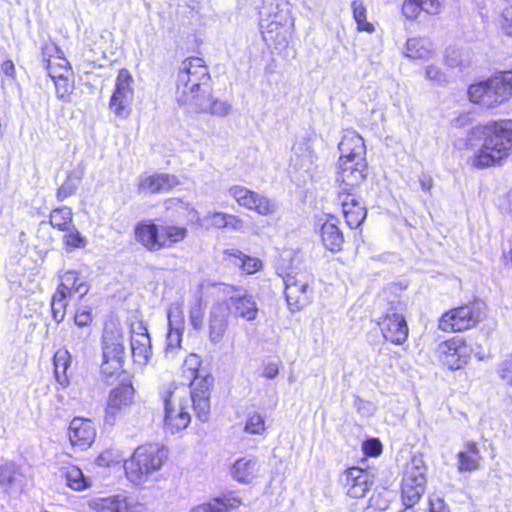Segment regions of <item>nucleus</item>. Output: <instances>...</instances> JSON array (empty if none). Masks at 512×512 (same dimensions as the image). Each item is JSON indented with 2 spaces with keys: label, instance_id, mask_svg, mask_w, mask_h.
Returning a JSON list of instances; mask_svg holds the SVG:
<instances>
[{
  "label": "nucleus",
  "instance_id": "f704fd0d",
  "mask_svg": "<svg viewBox=\"0 0 512 512\" xmlns=\"http://www.w3.org/2000/svg\"><path fill=\"white\" fill-rule=\"evenodd\" d=\"M242 504V500L230 494H224L220 497H214L207 502L195 506L191 512H230L237 509Z\"/></svg>",
  "mask_w": 512,
  "mask_h": 512
},
{
  "label": "nucleus",
  "instance_id": "1a4fd4ad",
  "mask_svg": "<svg viewBox=\"0 0 512 512\" xmlns=\"http://www.w3.org/2000/svg\"><path fill=\"white\" fill-rule=\"evenodd\" d=\"M382 297L389 312L379 317L377 325L386 341L394 345H403L409 336L407 321L401 313L405 304L401 296L392 289L384 290Z\"/></svg>",
  "mask_w": 512,
  "mask_h": 512
},
{
  "label": "nucleus",
  "instance_id": "5fc2aeb1",
  "mask_svg": "<svg viewBox=\"0 0 512 512\" xmlns=\"http://www.w3.org/2000/svg\"><path fill=\"white\" fill-rule=\"evenodd\" d=\"M390 501L384 492L375 491L369 498L367 509L385 511L389 508Z\"/></svg>",
  "mask_w": 512,
  "mask_h": 512
},
{
  "label": "nucleus",
  "instance_id": "c03bdc74",
  "mask_svg": "<svg viewBox=\"0 0 512 512\" xmlns=\"http://www.w3.org/2000/svg\"><path fill=\"white\" fill-rule=\"evenodd\" d=\"M62 241L67 251L84 248L86 246V238L74 226L68 231H64Z\"/></svg>",
  "mask_w": 512,
  "mask_h": 512
},
{
  "label": "nucleus",
  "instance_id": "4c0bfd02",
  "mask_svg": "<svg viewBox=\"0 0 512 512\" xmlns=\"http://www.w3.org/2000/svg\"><path fill=\"white\" fill-rule=\"evenodd\" d=\"M202 367V359L196 353H190L184 359L181 367V377L192 387L195 382L199 381L203 375H200Z\"/></svg>",
  "mask_w": 512,
  "mask_h": 512
},
{
  "label": "nucleus",
  "instance_id": "4be33fe9",
  "mask_svg": "<svg viewBox=\"0 0 512 512\" xmlns=\"http://www.w3.org/2000/svg\"><path fill=\"white\" fill-rule=\"evenodd\" d=\"M339 482L348 497L361 499L370 490L373 480L367 469L350 466L341 473Z\"/></svg>",
  "mask_w": 512,
  "mask_h": 512
},
{
  "label": "nucleus",
  "instance_id": "cd10ccee",
  "mask_svg": "<svg viewBox=\"0 0 512 512\" xmlns=\"http://www.w3.org/2000/svg\"><path fill=\"white\" fill-rule=\"evenodd\" d=\"M440 0H403L401 15L408 21H415L421 13L438 15L442 11Z\"/></svg>",
  "mask_w": 512,
  "mask_h": 512
},
{
  "label": "nucleus",
  "instance_id": "f3484780",
  "mask_svg": "<svg viewBox=\"0 0 512 512\" xmlns=\"http://www.w3.org/2000/svg\"><path fill=\"white\" fill-rule=\"evenodd\" d=\"M135 395L136 390L130 379H124L112 388L104 409V421L111 425L114 424L118 417L134 404Z\"/></svg>",
  "mask_w": 512,
  "mask_h": 512
},
{
  "label": "nucleus",
  "instance_id": "f257e3e1",
  "mask_svg": "<svg viewBox=\"0 0 512 512\" xmlns=\"http://www.w3.org/2000/svg\"><path fill=\"white\" fill-rule=\"evenodd\" d=\"M167 209H173L186 217V224H175L162 219H144L133 227V237L146 251L155 253L176 247L188 237L190 224L200 221L199 212L188 202L178 197L166 200Z\"/></svg>",
  "mask_w": 512,
  "mask_h": 512
},
{
  "label": "nucleus",
  "instance_id": "aec40b11",
  "mask_svg": "<svg viewBox=\"0 0 512 512\" xmlns=\"http://www.w3.org/2000/svg\"><path fill=\"white\" fill-rule=\"evenodd\" d=\"M215 379L212 374L206 373L201 379L190 387V398L196 418L201 422L209 420L211 413V395Z\"/></svg>",
  "mask_w": 512,
  "mask_h": 512
},
{
  "label": "nucleus",
  "instance_id": "a211bd4d",
  "mask_svg": "<svg viewBox=\"0 0 512 512\" xmlns=\"http://www.w3.org/2000/svg\"><path fill=\"white\" fill-rule=\"evenodd\" d=\"M468 100L482 108L492 109L505 102L495 76L470 84L467 87Z\"/></svg>",
  "mask_w": 512,
  "mask_h": 512
},
{
  "label": "nucleus",
  "instance_id": "bb28decb",
  "mask_svg": "<svg viewBox=\"0 0 512 512\" xmlns=\"http://www.w3.org/2000/svg\"><path fill=\"white\" fill-rule=\"evenodd\" d=\"M222 260L227 266L235 264V260H238V268L244 275L256 274L264 268L262 259L247 255L237 248L223 250Z\"/></svg>",
  "mask_w": 512,
  "mask_h": 512
},
{
  "label": "nucleus",
  "instance_id": "0e129e2a",
  "mask_svg": "<svg viewBox=\"0 0 512 512\" xmlns=\"http://www.w3.org/2000/svg\"><path fill=\"white\" fill-rule=\"evenodd\" d=\"M0 71L6 76L14 77L16 74L14 62L10 59L4 60L0 65Z\"/></svg>",
  "mask_w": 512,
  "mask_h": 512
},
{
  "label": "nucleus",
  "instance_id": "79ce46f5",
  "mask_svg": "<svg viewBox=\"0 0 512 512\" xmlns=\"http://www.w3.org/2000/svg\"><path fill=\"white\" fill-rule=\"evenodd\" d=\"M80 177L75 172H69L63 183L57 188L56 198L63 202L74 196L78 190Z\"/></svg>",
  "mask_w": 512,
  "mask_h": 512
},
{
  "label": "nucleus",
  "instance_id": "49530a36",
  "mask_svg": "<svg viewBox=\"0 0 512 512\" xmlns=\"http://www.w3.org/2000/svg\"><path fill=\"white\" fill-rule=\"evenodd\" d=\"M228 322L225 318L214 315L210 319L209 324V339L214 342H220L226 332Z\"/></svg>",
  "mask_w": 512,
  "mask_h": 512
},
{
  "label": "nucleus",
  "instance_id": "338daca9",
  "mask_svg": "<svg viewBox=\"0 0 512 512\" xmlns=\"http://www.w3.org/2000/svg\"><path fill=\"white\" fill-rule=\"evenodd\" d=\"M279 372V365L277 363H267L263 368V376L272 379L277 376Z\"/></svg>",
  "mask_w": 512,
  "mask_h": 512
},
{
  "label": "nucleus",
  "instance_id": "423d86ee",
  "mask_svg": "<svg viewBox=\"0 0 512 512\" xmlns=\"http://www.w3.org/2000/svg\"><path fill=\"white\" fill-rule=\"evenodd\" d=\"M101 343L103 361L100 372L102 378L108 382L109 379L118 378L125 373L126 354L121 325L114 321L105 323Z\"/></svg>",
  "mask_w": 512,
  "mask_h": 512
},
{
  "label": "nucleus",
  "instance_id": "412c9836",
  "mask_svg": "<svg viewBox=\"0 0 512 512\" xmlns=\"http://www.w3.org/2000/svg\"><path fill=\"white\" fill-rule=\"evenodd\" d=\"M67 437L74 450L85 451L95 442L97 427L92 419L75 416L67 427Z\"/></svg>",
  "mask_w": 512,
  "mask_h": 512
},
{
  "label": "nucleus",
  "instance_id": "a19ab883",
  "mask_svg": "<svg viewBox=\"0 0 512 512\" xmlns=\"http://www.w3.org/2000/svg\"><path fill=\"white\" fill-rule=\"evenodd\" d=\"M353 18L357 24V31L373 33L374 25L367 20V8L362 0H353L351 3Z\"/></svg>",
  "mask_w": 512,
  "mask_h": 512
},
{
  "label": "nucleus",
  "instance_id": "052dcab7",
  "mask_svg": "<svg viewBox=\"0 0 512 512\" xmlns=\"http://www.w3.org/2000/svg\"><path fill=\"white\" fill-rule=\"evenodd\" d=\"M95 463L101 467H109L116 463V456L111 450H105L96 457Z\"/></svg>",
  "mask_w": 512,
  "mask_h": 512
},
{
  "label": "nucleus",
  "instance_id": "13d9d810",
  "mask_svg": "<svg viewBox=\"0 0 512 512\" xmlns=\"http://www.w3.org/2000/svg\"><path fill=\"white\" fill-rule=\"evenodd\" d=\"M362 451L366 457H378L383 451V446L378 438H369L362 443Z\"/></svg>",
  "mask_w": 512,
  "mask_h": 512
},
{
  "label": "nucleus",
  "instance_id": "4468645a",
  "mask_svg": "<svg viewBox=\"0 0 512 512\" xmlns=\"http://www.w3.org/2000/svg\"><path fill=\"white\" fill-rule=\"evenodd\" d=\"M473 346L467 337L451 336L438 344L437 357L440 363L449 370L464 368L471 359Z\"/></svg>",
  "mask_w": 512,
  "mask_h": 512
},
{
  "label": "nucleus",
  "instance_id": "37998d69",
  "mask_svg": "<svg viewBox=\"0 0 512 512\" xmlns=\"http://www.w3.org/2000/svg\"><path fill=\"white\" fill-rule=\"evenodd\" d=\"M144 505L139 501L129 497L116 494L114 503V512H142Z\"/></svg>",
  "mask_w": 512,
  "mask_h": 512
},
{
  "label": "nucleus",
  "instance_id": "dca6fc26",
  "mask_svg": "<svg viewBox=\"0 0 512 512\" xmlns=\"http://www.w3.org/2000/svg\"><path fill=\"white\" fill-rule=\"evenodd\" d=\"M133 76L126 68L118 71L115 88L109 100V108L119 118L127 119L132 111L134 89Z\"/></svg>",
  "mask_w": 512,
  "mask_h": 512
},
{
  "label": "nucleus",
  "instance_id": "ddd939ff",
  "mask_svg": "<svg viewBox=\"0 0 512 512\" xmlns=\"http://www.w3.org/2000/svg\"><path fill=\"white\" fill-rule=\"evenodd\" d=\"M427 466L423 460L412 457L406 464L400 483V496L403 504L414 506L426 491Z\"/></svg>",
  "mask_w": 512,
  "mask_h": 512
},
{
  "label": "nucleus",
  "instance_id": "20e7f679",
  "mask_svg": "<svg viewBox=\"0 0 512 512\" xmlns=\"http://www.w3.org/2000/svg\"><path fill=\"white\" fill-rule=\"evenodd\" d=\"M168 459V449L163 444L143 443L137 446L131 456L125 460V476L134 484H143L154 473L159 472Z\"/></svg>",
  "mask_w": 512,
  "mask_h": 512
},
{
  "label": "nucleus",
  "instance_id": "6e6552de",
  "mask_svg": "<svg viewBox=\"0 0 512 512\" xmlns=\"http://www.w3.org/2000/svg\"><path fill=\"white\" fill-rule=\"evenodd\" d=\"M44 67L53 80L56 94L61 99H68L74 91V72L63 51L53 41H47L41 48Z\"/></svg>",
  "mask_w": 512,
  "mask_h": 512
},
{
  "label": "nucleus",
  "instance_id": "e433bc0d",
  "mask_svg": "<svg viewBox=\"0 0 512 512\" xmlns=\"http://www.w3.org/2000/svg\"><path fill=\"white\" fill-rule=\"evenodd\" d=\"M62 476L67 487L73 491L81 492L91 487V480L74 464L68 463L62 467Z\"/></svg>",
  "mask_w": 512,
  "mask_h": 512
},
{
  "label": "nucleus",
  "instance_id": "603ef678",
  "mask_svg": "<svg viewBox=\"0 0 512 512\" xmlns=\"http://www.w3.org/2000/svg\"><path fill=\"white\" fill-rule=\"evenodd\" d=\"M500 87L502 95L507 101L512 96V68L505 70L494 75Z\"/></svg>",
  "mask_w": 512,
  "mask_h": 512
},
{
  "label": "nucleus",
  "instance_id": "69168bd1",
  "mask_svg": "<svg viewBox=\"0 0 512 512\" xmlns=\"http://www.w3.org/2000/svg\"><path fill=\"white\" fill-rule=\"evenodd\" d=\"M426 77L431 80H440L443 76L441 69L435 65H429L425 70Z\"/></svg>",
  "mask_w": 512,
  "mask_h": 512
},
{
  "label": "nucleus",
  "instance_id": "5701e85b",
  "mask_svg": "<svg viewBox=\"0 0 512 512\" xmlns=\"http://www.w3.org/2000/svg\"><path fill=\"white\" fill-rule=\"evenodd\" d=\"M318 235L322 245L332 253L343 250L345 237L340 228V221L334 214H325L317 221Z\"/></svg>",
  "mask_w": 512,
  "mask_h": 512
},
{
  "label": "nucleus",
  "instance_id": "680f3d73",
  "mask_svg": "<svg viewBox=\"0 0 512 512\" xmlns=\"http://www.w3.org/2000/svg\"><path fill=\"white\" fill-rule=\"evenodd\" d=\"M429 511L428 512H450L448 505L443 499L439 497H430L428 500Z\"/></svg>",
  "mask_w": 512,
  "mask_h": 512
},
{
  "label": "nucleus",
  "instance_id": "a878e982",
  "mask_svg": "<svg viewBox=\"0 0 512 512\" xmlns=\"http://www.w3.org/2000/svg\"><path fill=\"white\" fill-rule=\"evenodd\" d=\"M180 184L177 176L168 173H155L141 176L137 182V193L155 195L169 192Z\"/></svg>",
  "mask_w": 512,
  "mask_h": 512
},
{
  "label": "nucleus",
  "instance_id": "58836bf2",
  "mask_svg": "<svg viewBox=\"0 0 512 512\" xmlns=\"http://www.w3.org/2000/svg\"><path fill=\"white\" fill-rule=\"evenodd\" d=\"M73 212L68 206L54 208L49 213V223L57 231H68L73 228Z\"/></svg>",
  "mask_w": 512,
  "mask_h": 512
},
{
  "label": "nucleus",
  "instance_id": "774afa93",
  "mask_svg": "<svg viewBox=\"0 0 512 512\" xmlns=\"http://www.w3.org/2000/svg\"><path fill=\"white\" fill-rule=\"evenodd\" d=\"M191 324L194 328L199 329L202 326L203 322V313L201 311H197L196 313H192L190 316Z\"/></svg>",
  "mask_w": 512,
  "mask_h": 512
},
{
  "label": "nucleus",
  "instance_id": "6e6d98bb",
  "mask_svg": "<svg viewBox=\"0 0 512 512\" xmlns=\"http://www.w3.org/2000/svg\"><path fill=\"white\" fill-rule=\"evenodd\" d=\"M506 5L501 13L500 27L502 31L512 37V0H505Z\"/></svg>",
  "mask_w": 512,
  "mask_h": 512
},
{
  "label": "nucleus",
  "instance_id": "393cba45",
  "mask_svg": "<svg viewBox=\"0 0 512 512\" xmlns=\"http://www.w3.org/2000/svg\"><path fill=\"white\" fill-rule=\"evenodd\" d=\"M337 201L346 224L351 229L360 227L367 217V208L360 197L356 193L338 192Z\"/></svg>",
  "mask_w": 512,
  "mask_h": 512
},
{
  "label": "nucleus",
  "instance_id": "7ed1b4c3",
  "mask_svg": "<svg viewBox=\"0 0 512 512\" xmlns=\"http://www.w3.org/2000/svg\"><path fill=\"white\" fill-rule=\"evenodd\" d=\"M212 90L209 68L201 57L185 58L177 72L175 98L180 106L188 108Z\"/></svg>",
  "mask_w": 512,
  "mask_h": 512
},
{
  "label": "nucleus",
  "instance_id": "9b49d317",
  "mask_svg": "<svg viewBox=\"0 0 512 512\" xmlns=\"http://www.w3.org/2000/svg\"><path fill=\"white\" fill-rule=\"evenodd\" d=\"M89 285L85 277L77 270H67L59 277V283L51 297V313L53 319L60 323L64 320L69 299L78 294L80 298L87 294Z\"/></svg>",
  "mask_w": 512,
  "mask_h": 512
},
{
  "label": "nucleus",
  "instance_id": "72a5a7b5",
  "mask_svg": "<svg viewBox=\"0 0 512 512\" xmlns=\"http://www.w3.org/2000/svg\"><path fill=\"white\" fill-rule=\"evenodd\" d=\"M230 308L234 315L246 321H254L258 317L259 308L253 295L245 293L230 298Z\"/></svg>",
  "mask_w": 512,
  "mask_h": 512
},
{
  "label": "nucleus",
  "instance_id": "864d4df0",
  "mask_svg": "<svg viewBox=\"0 0 512 512\" xmlns=\"http://www.w3.org/2000/svg\"><path fill=\"white\" fill-rule=\"evenodd\" d=\"M168 324L174 327H183L185 316L183 307L179 303L172 304L168 309Z\"/></svg>",
  "mask_w": 512,
  "mask_h": 512
},
{
  "label": "nucleus",
  "instance_id": "3c124183",
  "mask_svg": "<svg viewBox=\"0 0 512 512\" xmlns=\"http://www.w3.org/2000/svg\"><path fill=\"white\" fill-rule=\"evenodd\" d=\"M115 495L93 498L88 502L94 512H114Z\"/></svg>",
  "mask_w": 512,
  "mask_h": 512
},
{
  "label": "nucleus",
  "instance_id": "e2e57ef3",
  "mask_svg": "<svg viewBox=\"0 0 512 512\" xmlns=\"http://www.w3.org/2000/svg\"><path fill=\"white\" fill-rule=\"evenodd\" d=\"M226 229L234 231L242 230L244 228V220L235 214L227 213Z\"/></svg>",
  "mask_w": 512,
  "mask_h": 512
},
{
  "label": "nucleus",
  "instance_id": "2eb2a0df",
  "mask_svg": "<svg viewBox=\"0 0 512 512\" xmlns=\"http://www.w3.org/2000/svg\"><path fill=\"white\" fill-rule=\"evenodd\" d=\"M228 193L239 207L259 216L269 217L277 210V205L272 198L245 186L232 185Z\"/></svg>",
  "mask_w": 512,
  "mask_h": 512
},
{
  "label": "nucleus",
  "instance_id": "c756f323",
  "mask_svg": "<svg viewBox=\"0 0 512 512\" xmlns=\"http://www.w3.org/2000/svg\"><path fill=\"white\" fill-rule=\"evenodd\" d=\"M260 472V465L254 457H242L237 459L230 468V474L234 480L242 484H250Z\"/></svg>",
  "mask_w": 512,
  "mask_h": 512
},
{
  "label": "nucleus",
  "instance_id": "f03ea898",
  "mask_svg": "<svg viewBox=\"0 0 512 512\" xmlns=\"http://www.w3.org/2000/svg\"><path fill=\"white\" fill-rule=\"evenodd\" d=\"M478 149L469 158L471 167L483 170L501 166L512 154V119H496L471 127L465 138L466 149Z\"/></svg>",
  "mask_w": 512,
  "mask_h": 512
},
{
  "label": "nucleus",
  "instance_id": "8fccbe9b",
  "mask_svg": "<svg viewBox=\"0 0 512 512\" xmlns=\"http://www.w3.org/2000/svg\"><path fill=\"white\" fill-rule=\"evenodd\" d=\"M183 337V327H174L169 326L167 335H166V352H172L181 347Z\"/></svg>",
  "mask_w": 512,
  "mask_h": 512
},
{
  "label": "nucleus",
  "instance_id": "473e14b6",
  "mask_svg": "<svg viewBox=\"0 0 512 512\" xmlns=\"http://www.w3.org/2000/svg\"><path fill=\"white\" fill-rule=\"evenodd\" d=\"M212 92L213 89L200 97L199 100H196L187 109L190 112L195 113H209L215 116H226L230 111V105L225 101L215 99Z\"/></svg>",
  "mask_w": 512,
  "mask_h": 512
},
{
  "label": "nucleus",
  "instance_id": "a18cd8bd",
  "mask_svg": "<svg viewBox=\"0 0 512 512\" xmlns=\"http://www.w3.org/2000/svg\"><path fill=\"white\" fill-rule=\"evenodd\" d=\"M74 323L79 328L90 327L93 323V307L91 305L80 304L76 306L73 315Z\"/></svg>",
  "mask_w": 512,
  "mask_h": 512
},
{
  "label": "nucleus",
  "instance_id": "ea45409f",
  "mask_svg": "<svg viewBox=\"0 0 512 512\" xmlns=\"http://www.w3.org/2000/svg\"><path fill=\"white\" fill-rule=\"evenodd\" d=\"M22 474L13 464H4L0 466V487L9 492L19 485Z\"/></svg>",
  "mask_w": 512,
  "mask_h": 512
},
{
  "label": "nucleus",
  "instance_id": "7c9ffc66",
  "mask_svg": "<svg viewBox=\"0 0 512 512\" xmlns=\"http://www.w3.org/2000/svg\"><path fill=\"white\" fill-rule=\"evenodd\" d=\"M459 472H475L481 467V453L476 441L464 443L463 450L456 455Z\"/></svg>",
  "mask_w": 512,
  "mask_h": 512
},
{
  "label": "nucleus",
  "instance_id": "39448f33",
  "mask_svg": "<svg viewBox=\"0 0 512 512\" xmlns=\"http://www.w3.org/2000/svg\"><path fill=\"white\" fill-rule=\"evenodd\" d=\"M267 23L262 29L266 45L282 51L289 46L294 32V19L288 0H274L270 3Z\"/></svg>",
  "mask_w": 512,
  "mask_h": 512
},
{
  "label": "nucleus",
  "instance_id": "c85d7f7f",
  "mask_svg": "<svg viewBox=\"0 0 512 512\" xmlns=\"http://www.w3.org/2000/svg\"><path fill=\"white\" fill-rule=\"evenodd\" d=\"M340 150L339 160L365 159L364 139L355 131H347L338 145Z\"/></svg>",
  "mask_w": 512,
  "mask_h": 512
},
{
  "label": "nucleus",
  "instance_id": "9d476101",
  "mask_svg": "<svg viewBox=\"0 0 512 512\" xmlns=\"http://www.w3.org/2000/svg\"><path fill=\"white\" fill-rule=\"evenodd\" d=\"M283 281L284 297L291 312H299L312 303L315 279L306 269L289 268Z\"/></svg>",
  "mask_w": 512,
  "mask_h": 512
},
{
  "label": "nucleus",
  "instance_id": "c9c22d12",
  "mask_svg": "<svg viewBox=\"0 0 512 512\" xmlns=\"http://www.w3.org/2000/svg\"><path fill=\"white\" fill-rule=\"evenodd\" d=\"M72 357L67 348L61 347L54 352L53 366L54 375L59 384L67 386L69 384V373Z\"/></svg>",
  "mask_w": 512,
  "mask_h": 512
},
{
  "label": "nucleus",
  "instance_id": "4d7b16f0",
  "mask_svg": "<svg viewBox=\"0 0 512 512\" xmlns=\"http://www.w3.org/2000/svg\"><path fill=\"white\" fill-rule=\"evenodd\" d=\"M205 220L209 228L226 229L227 213L221 211L209 212L206 215Z\"/></svg>",
  "mask_w": 512,
  "mask_h": 512
},
{
  "label": "nucleus",
  "instance_id": "2f4dec72",
  "mask_svg": "<svg viewBox=\"0 0 512 512\" xmlns=\"http://www.w3.org/2000/svg\"><path fill=\"white\" fill-rule=\"evenodd\" d=\"M404 54L412 60L428 61L434 56L435 49L429 38L414 36L407 39Z\"/></svg>",
  "mask_w": 512,
  "mask_h": 512
},
{
  "label": "nucleus",
  "instance_id": "b1692460",
  "mask_svg": "<svg viewBox=\"0 0 512 512\" xmlns=\"http://www.w3.org/2000/svg\"><path fill=\"white\" fill-rule=\"evenodd\" d=\"M130 352L133 364L138 368L145 367L151 360L153 351L148 329L142 323L132 327L130 331Z\"/></svg>",
  "mask_w": 512,
  "mask_h": 512
},
{
  "label": "nucleus",
  "instance_id": "0eeeda50",
  "mask_svg": "<svg viewBox=\"0 0 512 512\" xmlns=\"http://www.w3.org/2000/svg\"><path fill=\"white\" fill-rule=\"evenodd\" d=\"M485 318L486 305L473 299L444 311L437 320V327L447 334L463 333L476 328Z\"/></svg>",
  "mask_w": 512,
  "mask_h": 512
},
{
  "label": "nucleus",
  "instance_id": "09e8293b",
  "mask_svg": "<svg viewBox=\"0 0 512 512\" xmlns=\"http://www.w3.org/2000/svg\"><path fill=\"white\" fill-rule=\"evenodd\" d=\"M444 63L449 68H463L467 66L470 61L463 57V52L456 48H448L445 51Z\"/></svg>",
  "mask_w": 512,
  "mask_h": 512
},
{
  "label": "nucleus",
  "instance_id": "bf43d9fd",
  "mask_svg": "<svg viewBox=\"0 0 512 512\" xmlns=\"http://www.w3.org/2000/svg\"><path fill=\"white\" fill-rule=\"evenodd\" d=\"M498 374L507 384L512 385V356L505 359L499 366Z\"/></svg>",
  "mask_w": 512,
  "mask_h": 512
},
{
  "label": "nucleus",
  "instance_id": "6ab92c4d",
  "mask_svg": "<svg viewBox=\"0 0 512 512\" xmlns=\"http://www.w3.org/2000/svg\"><path fill=\"white\" fill-rule=\"evenodd\" d=\"M337 182L338 192L356 193L355 190L364 183L367 178L366 159L339 160Z\"/></svg>",
  "mask_w": 512,
  "mask_h": 512
},
{
  "label": "nucleus",
  "instance_id": "f8f14e48",
  "mask_svg": "<svg viewBox=\"0 0 512 512\" xmlns=\"http://www.w3.org/2000/svg\"><path fill=\"white\" fill-rule=\"evenodd\" d=\"M164 407L163 426L171 434L185 430L191 423V414L188 409L184 391L173 386L161 393Z\"/></svg>",
  "mask_w": 512,
  "mask_h": 512
},
{
  "label": "nucleus",
  "instance_id": "de8ad7c7",
  "mask_svg": "<svg viewBox=\"0 0 512 512\" xmlns=\"http://www.w3.org/2000/svg\"><path fill=\"white\" fill-rule=\"evenodd\" d=\"M265 430L264 416L258 412L250 413L246 419L244 431L253 435H261Z\"/></svg>",
  "mask_w": 512,
  "mask_h": 512
}]
</instances>
